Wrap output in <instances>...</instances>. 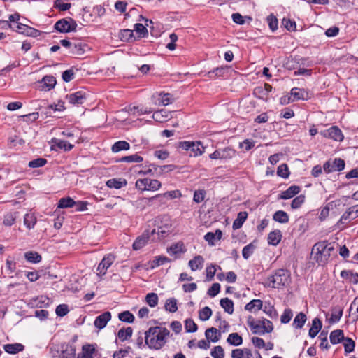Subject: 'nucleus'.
I'll return each mask as SVG.
<instances>
[{"label": "nucleus", "instance_id": "nucleus-1", "mask_svg": "<svg viewBox=\"0 0 358 358\" xmlns=\"http://www.w3.org/2000/svg\"><path fill=\"white\" fill-rule=\"evenodd\" d=\"M170 331L166 327H152L145 333V343L150 349L159 350L166 343Z\"/></svg>", "mask_w": 358, "mask_h": 358}, {"label": "nucleus", "instance_id": "nucleus-2", "mask_svg": "<svg viewBox=\"0 0 358 358\" xmlns=\"http://www.w3.org/2000/svg\"><path fill=\"white\" fill-rule=\"evenodd\" d=\"M312 252L315 253V261L321 265L326 264L332 255H336L334 245L327 241L315 243L313 247Z\"/></svg>", "mask_w": 358, "mask_h": 358}, {"label": "nucleus", "instance_id": "nucleus-3", "mask_svg": "<svg viewBox=\"0 0 358 358\" xmlns=\"http://www.w3.org/2000/svg\"><path fill=\"white\" fill-rule=\"evenodd\" d=\"M290 273L286 269H278L273 275L268 276L265 282V287L272 288H280L286 286L289 281Z\"/></svg>", "mask_w": 358, "mask_h": 358}, {"label": "nucleus", "instance_id": "nucleus-4", "mask_svg": "<svg viewBox=\"0 0 358 358\" xmlns=\"http://www.w3.org/2000/svg\"><path fill=\"white\" fill-rule=\"evenodd\" d=\"M87 98V94L85 90L73 91L72 89H70L69 94V110L73 113L74 108L77 107L79 108L80 115H83L85 110L82 106L86 101Z\"/></svg>", "mask_w": 358, "mask_h": 358}, {"label": "nucleus", "instance_id": "nucleus-5", "mask_svg": "<svg viewBox=\"0 0 358 358\" xmlns=\"http://www.w3.org/2000/svg\"><path fill=\"white\" fill-rule=\"evenodd\" d=\"M89 50L88 45L82 40L69 41V55L72 57H80Z\"/></svg>", "mask_w": 358, "mask_h": 358}, {"label": "nucleus", "instance_id": "nucleus-6", "mask_svg": "<svg viewBox=\"0 0 358 358\" xmlns=\"http://www.w3.org/2000/svg\"><path fill=\"white\" fill-rule=\"evenodd\" d=\"M236 155V151L230 147L220 148L215 150L209 155L211 159L229 160L234 158Z\"/></svg>", "mask_w": 358, "mask_h": 358}, {"label": "nucleus", "instance_id": "nucleus-7", "mask_svg": "<svg viewBox=\"0 0 358 358\" xmlns=\"http://www.w3.org/2000/svg\"><path fill=\"white\" fill-rule=\"evenodd\" d=\"M345 161L341 158H336L333 162L327 161L323 165L324 171L327 173L334 171H341L345 168Z\"/></svg>", "mask_w": 358, "mask_h": 358}, {"label": "nucleus", "instance_id": "nucleus-8", "mask_svg": "<svg viewBox=\"0 0 358 358\" xmlns=\"http://www.w3.org/2000/svg\"><path fill=\"white\" fill-rule=\"evenodd\" d=\"M155 229H153L151 232H150L148 230L144 231V232L140 236L137 237L134 241L132 245L133 249L134 250H138L144 247L148 243L150 235L155 234Z\"/></svg>", "mask_w": 358, "mask_h": 358}, {"label": "nucleus", "instance_id": "nucleus-9", "mask_svg": "<svg viewBox=\"0 0 358 358\" xmlns=\"http://www.w3.org/2000/svg\"><path fill=\"white\" fill-rule=\"evenodd\" d=\"M322 135L326 138H329L336 141H342L344 138L341 130L336 126H333L324 131L322 132Z\"/></svg>", "mask_w": 358, "mask_h": 358}, {"label": "nucleus", "instance_id": "nucleus-10", "mask_svg": "<svg viewBox=\"0 0 358 358\" xmlns=\"http://www.w3.org/2000/svg\"><path fill=\"white\" fill-rule=\"evenodd\" d=\"M114 260L115 256L112 254H108L106 256H105L97 267V271L99 272V275H105L107 269L112 265Z\"/></svg>", "mask_w": 358, "mask_h": 358}, {"label": "nucleus", "instance_id": "nucleus-11", "mask_svg": "<svg viewBox=\"0 0 358 358\" xmlns=\"http://www.w3.org/2000/svg\"><path fill=\"white\" fill-rule=\"evenodd\" d=\"M248 324L250 327L252 332L255 334L264 335L267 333L265 331L266 329L264 324H262L260 320L255 321L253 318L249 317Z\"/></svg>", "mask_w": 358, "mask_h": 358}, {"label": "nucleus", "instance_id": "nucleus-12", "mask_svg": "<svg viewBox=\"0 0 358 358\" xmlns=\"http://www.w3.org/2000/svg\"><path fill=\"white\" fill-rule=\"evenodd\" d=\"M290 94L291 97H289V99L292 102L298 100H308L309 99V94L308 92L302 88L293 87L291 90Z\"/></svg>", "mask_w": 358, "mask_h": 358}, {"label": "nucleus", "instance_id": "nucleus-13", "mask_svg": "<svg viewBox=\"0 0 358 358\" xmlns=\"http://www.w3.org/2000/svg\"><path fill=\"white\" fill-rule=\"evenodd\" d=\"M12 29L19 34H22L28 36L36 37L38 36V30L22 23H17L16 27H13Z\"/></svg>", "mask_w": 358, "mask_h": 358}, {"label": "nucleus", "instance_id": "nucleus-14", "mask_svg": "<svg viewBox=\"0 0 358 358\" xmlns=\"http://www.w3.org/2000/svg\"><path fill=\"white\" fill-rule=\"evenodd\" d=\"M152 99H156L155 105L167 106L173 101V96L169 93L160 92L157 95L154 94Z\"/></svg>", "mask_w": 358, "mask_h": 358}, {"label": "nucleus", "instance_id": "nucleus-15", "mask_svg": "<svg viewBox=\"0 0 358 358\" xmlns=\"http://www.w3.org/2000/svg\"><path fill=\"white\" fill-rule=\"evenodd\" d=\"M56 84V80L52 76H45L39 83L38 87L41 90L49 91L52 89Z\"/></svg>", "mask_w": 358, "mask_h": 358}, {"label": "nucleus", "instance_id": "nucleus-16", "mask_svg": "<svg viewBox=\"0 0 358 358\" xmlns=\"http://www.w3.org/2000/svg\"><path fill=\"white\" fill-rule=\"evenodd\" d=\"M110 319L111 313L109 311H106L96 317L94 322V326L99 329H103Z\"/></svg>", "mask_w": 358, "mask_h": 358}, {"label": "nucleus", "instance_id": "nucleus-17", "mask_svg": "<svg viewBox=\"0 0 358 358\" xmlns=\"http://www.w3.org/2000/svg\"><path fill=\"white\" fill-rule=\"evenodd\" d=\"M182 196L180 191L179 190H172L166 192L164 194H158L154 196H152L151 199H157L161 203H164V198H167L169 199H173L176 198H179Z\"/></svg>", "mask_w": 358, "mask_h": 358}, {"label": "nucleus", "instance_id": "nucleus-18", "mask_svg": "<svg viewBox=\"0 0 358 358\" xmlns=\"http://www.w3.org/2000/svg\"><path fill=\"white\" fill-rule=\"evenodd\" d=\"M301 188L297 185H292L285 191L281 192L279 195L280 199H289L294 197L295 195L299 193Z\"/></svg>", "mask_w": 358, "mask_h": 358}, {"label": "nucleus", "instance_id": "nucleus-19", "mask_svg": "<svg viewBox=\"0 0 358 358\" xmlns=\"http://www.w3.org/2000/svg\"><path fill=\"white\" fill-rule=\"evenodd\" d=\"M204 264V259L201 255L195 256L192 259H190L188 262V265L192 271L196 270H201Z\"/></svg>", "mask_w": 358, "mask_h": 358}, {"label": "nucleus", "instance_id": "nucleus-20", "mask_svg": "<svg viewBox=\"0 0 358 358\" xmlns=\"http://www.w3.org/2000/svg\"><path fill=\"white\" fill-rule=\"evenodd\" d=\"M95 345L87 344L83 346L82 352L78 354L77 358H94L93 355L96 351Z\"/></svg>", "mask_w": 358, "mask_h": 358}, {"label": "nucleus", "instance_id": "nucleus-21", "mask_svg": "<svg viewBox=\"0 0 358 358\" xmlns=\"http://www.w3.org/2000/svg\"><path fill=\"white\" fill-rule=\"evenodd\" d=\"M88 204L89 203L87 201H75L73 199L69 197V208H74L75 211L80 212L86 210Z\"/></svg>", "mask_w": 358, "mask_h": 358}, {"label": "nucleus", "instance_id": "nucleus-22", "mask_svg": "<svg viewBox=\"0 0 358 358\" xmlns=\"http://www.w3.org/2000/svg\"><path fill=\"white\" fill-rule=\"evenodd\" d=\"M127 184L124 178H111L106 182V186L110 189H119L125 187Z\"/></svg>", "mask_w": 358, "mask_h": 358}, {"label": "nucleus", "instance_id": "nucleus-23", "mask_svg": "<svg viewBox=\"0 0 358 358\" xmlns=\"http://www.w3.org/2000/svg\"><path fill=\"white\" fill-rule=\"evenodd\" d=\"M322 321L318 317L314 318L312 321V326L309 329V336L312 338H315L322 329Z\"/></svg>", "mask_w": 358, "mask_h": 358}, {"label": "nucleus", "instance_id": "nucleus-24", "mask_svg": "<svg viewBox=\"0 0 358 358\" xmlns=\"http://www.w3.org/2000/svg\"><path fill=\"white\" fill-rule=\"evenodd\" d=\"M345 338L343 331L341 329L332 331L329 336L330 342L333 345H336L343 341Z\"/></svg>", "mask_w": 358, "mask_h": 358}, {"label": "nucleus", "instance_id": "nucleus-25", "mask_svg": "<svg viewBox=\"0 0 358 358\" xmlns=\"http://www.w3.org/2000/svg\"><path fill=\"white\" fill-rule=\"evenodd\" d=\"M3 349L8 354H16L22 352L24 350V346L21 343H15L4 345Z\"/></svg>", "mask_w": 358, "mask_h": 358}, {"label": "nucleus", "instance_id": "nucleus-26", "mask_svg": "<svg viewBox=\"0 0 358 358\" xmlns=\"http://www.w3.org/2000/svg\"><path fill=\"white\" fill-rule=\"evenodd\" d=\"M37 222L35 214L32 212L27 213L24 216V224L28 229H33Z\"/></svg>", "mask_w": 358, "mask_h": 358}, {"label": "nucleus", "instance_id": "nucleus-27", "mask_svg": "<svg viewBox=\"0 0 358 358\" xmlns=\"http://www.w3.org/2000/svg\"><path fill=\"white\" fill-rule=\"evenodd\" d=\"M128 110L133 115H141L143 114L151 113L152 112L151 108L146 106H129Z\"/></svg>", "mask_w": 358, "mask_h": 358}, {"label": "nucleus", "instance_id": "nucleus-28", "mask_svg": "<svg viewBox=\"0 0 358 358\" xmlns=\"http://www.w3.org/2000/svg\"><path fill=\"white\" fill-rule=\"evenodd\" d=\"M263 303L260 299H253L247 303L245 306V309L249 312L255 313L262 308Z\"/></svg>", "mask_w": 358, "mask_h": 358}, {"label": "nucleus", "instance_id": "nucleus-29", "mask_svg": "<svg viewBox=\"0 0 358 358\" xmlns=\"http://www.w3.org/2000/svg\"><path fill=\"white\" fill-rule=\"evenodd\" d=\"M51 143V149L54 150H67V143L66 141L59 139L57 138H52L50 141Z\"/></svg>", "mask_w": 358, "mask_h": 358}, {"label": "nucleus", "instance_id": "nucleus-30", "mask_svg": "<svg viewBox=\"0 0 358 358\" xmlns=\"http://www.w3.org/2000/svg\"><path fill=\"white\" fill-rule=\"evenodd\" d=\"M248 217V213L245 211H241L238 213L237 217L233 222L232 227L234 229H240Z\"/></svg>", "mask_w": 358, "mask_h": 358}, {"label": "nucleus", "instance_id": "nucleus-31", "mask_svg": "<svg viewBox=\"0 0 358 358\" xmlns=\"http://www.w3.org/2000/svg\"><path fill=\"white\" fill-rule=\"evenodd\" d=\"M205 335L208 341L216 343L220 339V333L216 328L211 327L206 330Z\"/></svg>", "mask_w": 358, "mask_h": 358}, {"label": "nucleus", "instance_id": "nucleus-32", "mask_svg": "<svg viewBox=\"0 0 358 358\" xmlns=\"http://www.w3.org/2000/svg\"><path fill=\"white\" fill-rule=\"evenodd\" d=\"M129 149L130 145L125 141H118L111 147V151L114 153H117L122 150H129Z\"/></svg>", "mask_w": 358, "mask_h": 358}, {"label": "nucleus", "instance_id": "nucleus-33", "mask_svg": "<svg viewBox=\"0 0 358 358\" xmlns=\"http://www.w3.org/2000/svg\"><path fill=\"white\" fill-rule=\"evenodd\" d=\"M307 320V317L303 313H299L293 320L292 326L295 329H301Z\"/></svg>", "mask_w": 358, "mask_h": 358}, {"label": "nucleus", "instance_id": "nucleus-34", "mask_svg": "<svg viewBox=\"0 0 358 358\" xmlns=\"http://www.w3.org/2000/svg\"><path fill=\"white\" fill-rule=\"evenodd\" d=\"M282 238L280 231H271L268 235V243L269 245H277Z\"/></svg>", "mask_w": 358, "mask_h": 358}, {"label": "nucleus", "instance_id": "nucleus-35", "mask_svg": "<svg viewBox=\"0 0 358 358\" xmlns=\"http://www.w3.org/2000/svg\"><path fill=\"white\" fill-rule=\"evenodd\" d=\"M273 220L281 224H285L289 222V215L284 210H277L273 215Z\"/></svg>", "mask_w": 358, "mask_h": 358}, {"label": "nucleus", "instance_id": "nucleus-36", "mask_svg": "<svg viewBox=\"0 0 358 358\" xmlns=\"http://www.w3.org/2000/svg\"><path fill=\"white\" fill-rule=\"evenodd\" d=\"M143 161V158L137 154L124 156V157H122L120 158L119 159L116 160L117 162H127V163H140V162H142Z\"/></svg>", "mask_w": 358, "mask_h": 358}, {"label": "nucleus", "instance_id": "nucleus-37", "mask_svg": "<svg viewBox=\"0 0 358 358\" xmlns=\"http://www.w3.org/2000/svg\"><path fill=\"white\" fill-rule=\"evenodd\" d=\"M170 116V113L166 110L162 109L154 112L152 118L159 122H163L166 121Z\"/></svg>", "mask_w": 358, "mask_h": 358}, {"label": "nucleus", "instance_id": "nucleus-38", "mask_svg": "<svg viewBox=\"0 0 358 358\" xmlns=\"http://www.w3.org/2000/svg\"><path fill=\"white\" fill-rule=\"evenodd\" d=\"M24 258L27 262L32 264L39 263L42 259L41 256L37 252L34 251H29L25 252Z\"/></svg>", "mask_w": 358, "mask_h": 358}, {"label": "nucleus", "instance_id": "nucleus-39", "mask_svg": "<svg viewBox=\"0 0 358 358\" xmlns=\"http://www.w3.org/2000/svg\"><path fill=\"white\" fill-rule=\"evenodd\" d=\"M221 307L229 314L234 313V302L229 298L222 299L220 301Z\"/></svg>", "mask_w": 358, "mask_h": 358}, {"label": "nucleus", "instance_id": "nucleus-40", "mask_svg": "<svg viewBox=\"0 0 358 358\" xmlns=\"http://www.w3.org/2000/svg\"><path fill=\"white\" fill-rule=\"evenodd\" d=\"M146 191H157L162 187V183L156 179H151L147 178V182L145 183Z\"/></svg>", "mask_w": 358, "mask_h": 358}, {"label": "nucleus", "instance_id": "nucleus-41", "mask_svg": "<svg viewBox=\"0 0 358 358\" xmlns=\"http://www.w3.org/2000/svg\"><path fill=\"white\" fill-rule=\"evenodd\" d=\"M227 341L231 345L238 346L242 344L243 338L238 333H231L228 336Z\"/></svg>", "mask_w": 358, "mask_h": 358}, {"label": "nucleus", "instance_id": "nucleus-42", "mask_svg": "<svg viewBox=\"0 0 358 358\" xmlns=\"http://www.w3.org/2000/svg\"><path fill=\"white\" fill-rule=\"evenodd\" d=\"M355 212L358 213V205L354 206L352 207L349 208L341 217L340 220L338 222V224L344 223L346 220H349L351 215Z\"/></svg>", "mask_w": 358, "mask_h": 358}, {"label": "nucleus", "instance_id": "nucleus-43", "mask_svg": "<svg viewBox=\"0 0 358 358\" xmlns=\"http://www.w3.org/2000/svg\"><path fill=\"white\" fill-rule=\"evenodd\" d=\"M132 333V328L128 327L127 328L120 329L118 331L117 336L121 341H124L131 337Z\"/></svg>", "mask_w": 358, "mask_h": 358}, {"label": "nucleus", "instance_id": "nucleus-44", "mask_svg": "<svg viewBox=\"0 0 358 358\" xmlns=\"http://www.w3.org/2000/svg\"><path fill=\"white\" fill-rule=\"evenodd\" d=\"M171 262V259L166 256L155 257V259L151 262L150 268L154 269L161 265Z\"/></svg>", "mask_w": 358, "mask_h": 358}, {"label": "nucleus", "instance_id": "nucleus-45", "mask_svg": "<svg viewBox=\"0 0 358 358\" xmlns=\"http://www.w3.org/2000/svg\"><path fill=\"white\" fill-rule=\"evenodd\" d=\"M17 212H10L4 215L3 223L5 226H12L17 217Z\"/></svg>", "mask_w": 358, "mask_h": 358}, {"label": "nucleus", "instance_id": "nucleus-46", "mask_svg": "<svg viewBox=\"0 0 358 358\" xmlns=\"http://www.w3.org/2000/svg\"><path fill=\"white\" fill-rule=\"evenodd\" d=\"M118 36L122 41L129 42L134 38V32L131 29H122Z\"/></svg>", "mask_w": 358, "mask_h": 358}, {"label": "nucleus", "instance_id": "nucleus-47", "mask_svg": "<svg viewBox=\"0 0 358 358\" xmlns=\"http://www.w3.org/2000/svg\"><path fill=\"white\" fill-rule=\"evenodd\" d=\"M20 18V15L18 13H15L13 15H10L8 17L9 21L0 20V25L3 24V27H6L8 28H13L10 22H17Z\"/></svg>", "mask_w": 358, "mask_h": 358}, {"label": "nucleus", "instance_id": "nucleus-48", "mask_svg": "<svg viewBox=\"0 0 358 358\" xmlns=\"http://www.w3.org/2000/svg\"><path fill=\"white\" fill-rule=\"evenodd\" d=\"M165 309L170 313H176L178 310L177 300L175 298H171L166 300Z\"/></svg>", "mask_w": 358, "mask_h": 358}, {"label": "nucleus", "instance_id": "nucleus-49", "mask_svg": "<svg viewBox=\"0 0 358 358\" xmlns=\"http://www.w3.org/2000/svg\"><path fill=\"white\" fill-rule=\"evenodd\" d=\"M343 342L345 354H348L354 351L355 343L352 338L348 337L345 338Z\"/></svg>", "mask_w": 358, "mask_h": 358}, {"label": "nucleus", "instance_id": "nucleus-50", "mask_svg": "<svg viewBox=\"0 0 358 358\" xmlns=\"http://www.w3.org/2000/svg\"><path fill=\"white\" fill-rule=\"evenodd\" d=\"M118 318L122 322L132 323L134 321V316L129 311H123L118 315Z\"/></svg>", "mask_w": 358, "mask_h": 358}, {"label": "nucleus", "instance_id": "nucleus-51", "mask_svg": "<svg viewBox=\"0 0 358 358\" xmlns=\"http://www.w3.org/2000/svg\"><path fill=\"white\" fill-rule=\"evenodd\" d=\"M158 296L155 293H148L145 296L146 303L152 308L158 304Z\"/></svg>", "mask_w": 358, "mask_h": 358}, {"label": "nucleus", "instance_id": "nucleus-52", "mask_svg": "<svg viewBox=\"0 0 358 358\" xmlns=\"http://www.w3.org/2000/svg\"><path fill=\"white\" fill-rule=\"evenodd\" d=\"M263 311L268 315L271 318H276L278 317V313L275 309L273 306L271 304H265L264 306H262Z\"/></svg>", "mask_w": 358, "mask_h": 358}, {"label": "nucleus", "instance_id": "nucleus-53", "mask_svg": "<svg viewBox=\"0 0 358 358\" xmlns=\"http://www.w3.org/2000/svg\"><path fill=\"white\" fill-rule=\"evenodd\" d=\"M212 315V310L208 306H205L199 312V319L202 321L208 320Z\"/></svg>", "mask_w": 358, "mask_h": 358}, {"label": "nucleus", "instance_id": "nucleus-54", "mask_svg": "<svg viewBox=\"0 0 358 358\" xmlns=\"http://www.w3.org/2000/svg\"><path fill=\"white\" fill-rule=\"evenodd\" d=\"M277 175L283 178H287L289 176L288 166L286 164H280L277 169Z\"/></svg>", "mask_w": 358, "mask_h": 358}, {"label": "nucleus", "instance_id": "nucleus-55", "mask_svg": "<svg viewBox=\"0 0 358 358\" xmlns=\"http://www.w3.org/2000/svg\"><path fill=\"white\" fill-rule=\"evenodd\" d=\"M66 26H67V20L66 18H63V19L57 21L55 24L54 27L57 31H58L59 32L66 33V32H67Z\"/></svg>", "mask_w": 358, "mask_h": 358}, {"label": "nucleus", "instance_id": "nucleus-56", "mask_svg": "<svg viewBox=\"0 0 358 358\" xmlns=\"http://www.w3.org/2000/svg\"><path fill=\"white\" fill-rule=\"evenodd\" d=\"M266 20L268 24L269 28L273 32L278 29V19L275 15H273V14L269 15L267 17Z\"/></svg>", "mask_w": 358, "mask_h": 358}, {"label": "nucleus", "instance_id": "nucleus-57", "mask_svg": "<svg viewBox=\"0 0 358 358\" xmlns=\"http://www.w3.org/2000/svg\"><path fill=\"white\" fill-rule=\"evenodd\" d=\"M47 160L45 158L39 157L34 159L29 162V166L31 168H38L45 165Z\"/></svg>", "mask_w": 358, "mask_h": 358}, {"label": "nucleus", "instance_id": "nucleus-58", "mask_svg": "<svg viewBox=\"0 0 358 358\" xmlns=\"http://www.w3.org/2000/svg\"><path fill=\"white\" fill-rule=\"evenodd\" d=\"M255 249V246L252 243H250L245 245L242 250L243 257L245 259H248L253 253Z\"/></svg>", "mask_w": 358, "mask_h": 358}, {"label": "nucleus", "instance_id": "nucleus-59", "mask_svg": "<svg viewBox=\"0 0 358 358\" xmlns=\"http://www.w3.org/2000/svg\"><path fill=\"white\" fill-rule=\"evenodd\" d=\"M185 328L187 332L193 333L197 331V325L192 319H187L185 322Z\"/></svg>", "mask_w": 358, "mask_h": 358}, {"label": "nucleus", "instance_id": "nucleus-60", "mask_svg": "<svg viewBox=\"0 0 358 358\" xmlns=\"http://www.w3.org/2000/svg\"><path fill=\"white\" fill-rule=\"evenodd\" d=\"M304 201H305V196L301 194V195L295 197L292 200V203H291V208L292 209H297L301 206V205L304 203Z\"/></svg>", "mask_w": 358, "mask_h": 358}, {"label": "nucleus", "instance_id": "nucleus-61", "mask_svg": "<svg viewBox=\"0 0 358 358\" xmlns=\"http://www.w3.org/2000/svg\"><path fill=\"white\" fill-rule=\"evenodd\" d=\"M343 315V310L341 308H334L332 311L330 322L331 323L338 322Z\"/></svg>", "mask_w": 358, "mask_h": 358}, {"label": "nucleus", "instance_id": "nucleus-62", "mask_svg": "<svg viewBox=\"0 0 358 358\" xmlns=\"http://www.w3.org/2000/svg\"><path fill=\"white\" fill-rule=\"evenodd\" d=\"M210 355L213 358H224V350L220 345L215 346L212 350Z\"/></svg>", "mask_w": 358, "mask_h": 358}, {"label": "nucleus", "instance_id": "nucleus-63", "mask_svg": "<svg viewBox=\"0 0 358 358\" xmlns=\"http://www.w3.org/2000/svg\"><path fill=\"white\" fill-rule=\"evenodd\" d=\"M206 196V191L204 189L196 190L194 193L193 200L194 202L199 203L202 202Z\"/></svg>", "mask_w": 358, "mask_h": 358}, {"label": "nucleus", "instance_id": "nucleus-64", "mask_svg": "<svg viewBox=\"0 0 358 358\" xmlns=\"http://www.w3.org/2000/svg\"><path fill=\"white\" fill-rule=\"evenodd\" d=\"M293 316V313L291 309L287 308L284 310L282 315L280 317V321L283 324L288 323Z\"/></svg>", "mask_w": 358, "mask_h": 358}]
</instances>
